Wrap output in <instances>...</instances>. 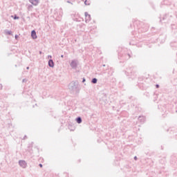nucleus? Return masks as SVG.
Listing matches in <instances>:
<instances>
[{"label":"nucleus","mask_w":177,"mask_h":177,"mask_svg":"<svg viewBox=\"0 0 177 177\" xmlns=\"http://www.w3.org/2000/svg\"><path fill=\"white\" fill-rule=\"evenodd\" d=\"M125 75L131 78V80H135L136 77H138V71L133 66H129L127 68L126 71H124Z\"/></svg>","instance_id":"obj_1"},{"label":"nucleus","mask_w":177,"mask_h":177,"mask_svg":"<svg viewBox=\"0 0 177 177\" xmlns=\"http://www.w3.org/2000/svg\"><path fill=\"white\" fill-rule=\"evenodd\" d=\"M68 89L71 91V92H75V93H80V84H78V81H73L68 85Z\"/></svg>","instance_id":"obj_2"},{"label":"nucleus","mask_w":177,"mask_h":177,"mask_svg":"<svg viewBox=\"0 0 177 177\" xmlns=\"http://www.w3.org/2000/svg\"><path fill=\"white\" fill-rule=\"evenodd\" d=\"M118 58L122 62L125 60H129L131 59V54L127 52V50H122L120 53H118Z\"/></svg>","instance_id":"obj_3"},{"label":"nucleus","mask_w":177,"mask_h":177,"mask_svg":"<svg viewBox=\"0 0 177 177\" xmlns=\"http://www.w3.org/2000/svg\"><path fill=\"white\" fill-rule=\"evenodd\" d=\"M70 66L73 70H77L78 67V59H73L70 63Z\"/></svg>","instance_id":"obj_4"},{"label":"nucleus","mask_w":177,"mask_h":177,"mask_svg":"<svg viewBox=\"0 0 177 177\" xmlns=\"http://www.w3.org/2000/svg\"><path fill=\"white\" fill-rule=\"evenodd\" d=\"M19 164L21 168H27V162L25 160H19Z\"/></svg>","instance_id":"obj_5"},{"label":"nucleus","mask_w":177,"mask_h":177,"mask_svg":"<svg viewBox=\"0 0 177 177\" xmlns=\"http://www.w3.org/2000/svg\"><path fill=\"white\" fill-rule=\"evenodd\" d=\"M85 15V21L86 23H89L91 21V15L88 14L87 12H84Z\"/></svg>","instance_id":"obj_6"},{"label":"nucleus","mask_w":177,"mask_h":177,"mask_svg":"<svg viewBox=\"0 0 177 177\" xmlns=\"http://www.w3.org/2000/svg\"><path fill=\"white\" fill-rule=\"evenodd\" d=\"M29 2H30L32 5H34V6H37V5L39 3V0H29Z\"/></svg>","instance_id":"obj_7"},{"label":"nucleus","mask_w":177,"mask_h":177,"mask_svg":"<svg viewBox=\"0 0 177 177\" xmlns=\"http://www.w3.org/2000/svg\"><path fill=\"white\" fill-rule=\"evenodd\" d=\"M48 66L49 67H51V68L55 67V62H53V59H50L48 60Z\"/></svg>","instance_id":"obj_8"},{"label":"nucleus","mask_w":177,"mask_h":177,"mask_svg":"<svg viewBox=\"0 0 177 177\" xmlns=\"http://www.w3.org/2000/svg\"><path fill=\"white\" fill-rule=\"evenodd\" d=\"M31 37L33 39H37V32H35V30L31 31Z\"/></svg>","instance_id":"obj_9"},{"label":"nucleus","mask_w":177,"mask_h":177,"mask_svg":"<svg viewBox=\"0 0 177 177\" xmlns=\"http://www.w3.org/2000/svg\"><path fill=\"white\" fill-rule=\"evenodd\" d=\"M138 121H140V122L143 124V122H145L146 121V118H145V116H140L138 118Z\"/></svg>","instance_id":"obj_10"},{"label":"nucleus","mask_w":177,"mask_h":177,"mask_svg":"<svg viewBox=\"0 0 177 177\" xmlns=\"http://www.w3.org/2000/svg\"><path fill=\"white\" fill-rule=\"evenodd\" d=\"M76 122H77V124H81V122H82V118H81V117H77L76 118Z\"/></svg>","instance_id":"obj_11"},{"label":"nucleus","mask_w":177,"mask_h":177,"mask_svg":"<svg viewBox=\"0 0 177 177\" xmlns=\"http://www.w3.org/2000/svg\"><path fill=\"white\" fill-rule=\"evenodd\" d=\"M4 32L6 35H12V31L6 30H4Z\"/></svg>","instance_id":"obj_12"},{"label":"nucleus","mask_w":177,"mask_h":177,"mask_svg":"<svg viewBox=\"0 0 177 177\" xmlns=\"http://www.w3.org/2000/svg\"><path fill=\"white\" fill-rule=\"evenodd\" d=\"M92 84H97V79L96 77H94L91 80Z\"/></svg>","instance_id":"obj_13"},{"label":"nucleus","mask_w":177,"mask_h":177,"mask_svg":"<svg viewBox=\"0 0 177 177\" xmlns=\"http://www.w3.org/2000/svg\"><path fill=\"white\" fill-rule=\"evenodd\" d=\"M11 17H12L14 20H19V17L17 15H15V16L12 15Z\"/></svg>","instance_id":"obj_14"},{"label":"nucleus","mask_w":177,"mask_h":177,"mask_svg":"<svg viewBox=\"0 0 177 177\" xmlns=\"http://www.w3.org/2000/svg\"><path fill=\"white\" fill-rule=\"evenodd\" d=\"M22 82H27V79H23Z\"/></svg>","instance_id":"obj_15"},{"label":"nucleus","mask_w":177,"mask_h":177,"mask_svg":"<svg viewBox=\"0 0 177 177\" xmlns=\"http://www.w3.org/2000/svg\"><path fill=\"white\" fill-rule=\"evenodd\" d=\"M17 38H19V35H15V39H17Z\"/></svg>","instance_id":"obj_16"},{"label":"nucleus","mask_w":177,"mask_h":177,"mask_svg":"<svg viewBox=\"0 0 177 177\" xmlns=\"http://www.w3.org/2000/svg\"><path fill=\"white\" fill-rule=\"evenodd\" d=\"M39 167H40V168H42V167H43V165H42V164H39Z\"/></svg>","instance_id":"obj_17"},{"label":"nucleus","mask_w":177,"mask_h":177,"mask_svg":"<svg viewBox=\"0 0 177 177\" xmlns=\"http://www.w3.org/2000/svg\"><path fill=\"white\" fill-rule=\"evenodd\" d=\"M85 81H86V80H85V77H84L82 80V82H85Z\"/></svg>","instance_id":"obj_18"},{"label":"nucleus","mask_w":177,"mask_h":177,"mask_svg":"<svg viewBox=\"0 0 177 177\" xmlns=\"http://www.w3.org/2000/svg\"><path fill=\"white\" fill-rule=\"evenodd\" d=\"M67 3H71V5H73V3H71V1H68Z\"/></svg>","instance_id":"obj_19"},{"label":"nucleus","mask_w":177,"mask_h":177,"mask_svg":"<svg viewBox=\"0 0 177 177\" xmlns=\"http://www.w3.org/2000/svg\"><path fill=\"white\" fill-rule=\"evenodd\" d=\"M156 88H160V85L159 84H156Z\"/></svg>","instance_id":"obj_20"},{"label":"nucleus","mask_w":177,"mask_h":177,"mask_svg":"<svg viewBox=\"0 0 177 177\" xmlns=\"http://www.w3.org/2000/svg\"><path fill=\"white\" fill-rule=\"evenodd\" d=\"M23 139L24 140L27 139V136H25Z\"/></svg>","instance_id":"obj_21"},{"label":"nucleus","mask_w":177,"mask_h":177,"mask_svg":"<svg viewBox=\"0 0 177 177\" xmlns=\"http://www.w3.org/2000/svg\"><path fill=\"white\" fill-rule=\"evenodd\" d=\"M48 58L50 57V59H52V55H48Z\"/></svg>","instance_id":"obj_22"},{"label":"nucleus","mask_w":177,"mask_h":177,"mask_svg":"<svg viewBox=\"0 0 177 177\" xmlns=\"http://www.w3.org/2000/svg\"><path fill=\"white\" fill-rule=\"evenodd\" d=\"M134 160H138V157H137V156H135V157H134Z\"/></svg>","instance_id":"obj_23"},{"label":"nucleus","mask_w":177,"mask_h":177,"mask_svg":"<svg viewBox=\"0 0 177 177\" xmlns=\"http://www.w3.org/2000/svg\"><path fill=\"white\" fill-rule=\"evenodd\" d=\"M26 70H30V67L29 66L26 67Z\"/></svg>","instance_id":"obj_24"},{"label":"nucleus","mask_w":177,"mask_h":177,"mask_svg":"<svg viewBox=\"0 0 177 177\" xmlns=\"http://www.w3.org/2000/svg\"><path fill=\"white\" fill-rule=\"evenodd\" d=\"M0 89H2V84H0Z\"/></svg>","instance_id":"obj_25"},{"label":"nucleus","mask_w":177,"mask_h":177,"mask_svg":"<svg viewBox=\"0 0 177 177\" xmlns=\"http://www.w3.org/2000/svg\"><path fill=\"white\" fill-rule=\"evenodd\" d=\"M61 57H64V55H61Z\"/></svg>","instance_id":"obj_26"},{"label":"nucleus","mask_w":177,"mask_h":177,"mask_svg":"<svg viewBox=\"0 0 177 177\" xmlns=\"http://www.w3.org/2000/svg\"><path fill=\"white\" fill-rule=\"evenodd\" d=\"M39 53H40V55H41V53H42V51H39Z\"/></svg>","instance_id":"obj_27"},{"label":"nucleus","mask_w":177,"mask_h":177,"mask_svg":"<svg viewBox=\"0 0 177 177\" xmlns=\"http://www.w3.org/2000/svg\"><path fill=\"white\" fill-rule=\"evenodd\" d=\"M85 5H86V1L84 2Z\"/></svg>","instance_id":"obj_28"},{"label":"nucleus","mask_w":177,"mask_h":177,"mask_svg":"<svg viewBox=\"0 0 177 177\" xmlns=\"http://www.w3.org/2000/svg\"><path fill=\"white\" fill-rule=\"evenodd\" d=\"M71 131H74V129H71Z\"/></svg>","instance_id":"obj_29"}]
</instances>
